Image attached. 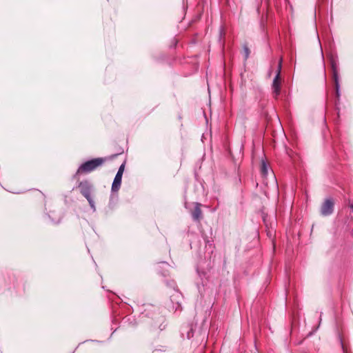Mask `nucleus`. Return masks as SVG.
I'll use <instances>...</instances> for the list:
<instances>
[{
    "label": "nucleus",
    "mask_w": 353,
    "mask_h": 353,
    "mask_svg": "<svg viewBox=\"0 0 353 353\" xmlns=\"http://www.w3.org/2000/svg\"><path fill=\"white\" fill-rule=\"evenodd\" d=\"M105 161L103 158H96L82 163L78 168L76 174L88 173L101 166Z\"/></svg>",
    "instance_id": "f257e3e1"
},
{
    "label": "nucleus",
    "mask_w": 353,
    "mask_h": 353,
    "mask_svg": "<svg viewBox=\"0 0 353 353\" xmlns=\"http://www.w3.org/2000/svg\"><path fill=\"white\" fill-rule=\"evenodd\" d=\"M81 193L86 198L93 211L96 210L93 199L91 196V185L87 181H81L79 184Z\"/></svg>",
    "instance_id": "f03ea898"
},
{
    "label": "nucleus",
    "mask_w": 353,
    "mask_h": 353,
    "mask_svg": "<svg viewBox=\"0 0 353 353\" xmlns=\"http://www.w3.org/2000/svg\"><path fill=\"white\" fill-rule=\"evenodd\" d=\"M124 167L125 165L123 163L121 165V166L119 168V170L117 171V173L114 179L112 185V192H117L121 186V179L123 173L124 171Z\"/></svg>",
    "instance_id": "7ed1b4c3"
},
{
    "label": "nucleus",
    "mask_w": 353,
    "mask_h": 353,
    "mask_svg": "<svg viewBox=\"0 0 353 353\" xmlns=\"http://www.w3.org/2000/svg\"><path fill=\"white\" fill-rule=\"evenodd\" d=\"M281 70V61H280L277 69V72L274 78L273 83H272V88L273 92L276 94V96H278L280 93V89H281V81H280V73Z\"/></svg>",
    "instance_id": "20e7f679"
},
{
    "label": "nucleus",
    "mask_w": 353,
    "mask_h": 353,
    "mask_svg": "<svg viewBox=\"0 0 353 353\" xmlns=\"http://www.w3.org/2000/svg\"><path fill=\"white\" fill-rule=\"evenodd\" d=\"M334 202L331 199H327L322 204L321 213L323 216L330 215L333 212Z\"/></svg>",
    "instance_id": "39448f33"
},
{
    "label": "nucleus",
    "mask_w": 353,
    "mask_h": 353,
    "mask_svg": "<svg viewBox=\"0 0 353 353\" xmlns=\"http://www.w3.org/2000/svg\"><path fill=\"white\" fill-rule=\"evenodd\" d=\"M192 218L194 221H199L202 216V212L201 210V204L199 203H195L194 210L192 213Z\"/></svg>",
    "instance_id": "423d86ee"
},
{
    "label": "nucleus",
    "mask_w": 353,
    "mask_h": 353,
    "mask_svg": "<svg viewBox=\"0 0 353 353\" xmlns=\"http://www.w3.org/2000/svg\"><path fill=\"white\" fill-rule=\"evenodd\" d=\"M332 72H333L334 79H339V74H338L337 63L334 60H332Z\"/></svg>",
    "instance_id": "0eeeda50"
},
{
    "label": "nucleus",
    "mask_w": 353,
    "mask_h": 353,
    "mask_svg": "<svg viewBox=\"0 0 353 353\" xmlns=\"http://www.w3.org/2000/svg\"><path fill=\"white\" fill-rule=\"evenodd\" d=\"M261 174L265 176L268 173V165L264 161H262L261 168Z\"/></svg>",
    "instance_id": "6e6552de"
},
{
    "label": "nucleus",
    "mask_w": 353,
    "mask_h": 353,
    "mask_svg": "<svg viewBox=\"0 0 353 353\" xmlns=\"http://www.w3.org/2000/svg\"><path fill=\"white\" fill-rule=\"evenodd\" d=\"M336 88V94L339 98L340 97V85H339V79H334Z\"/></svg>",
    "instance_id": "1a4fd4ad"
},
{
    "label": "nucleus",
    "mask_w": 353,
    "mask_h": 353,
    "mask_svg": "<svg viewBox=\"0 0 353 353\" xmlns=\"http://www.w3.org/2000/svg\"><path fill=\"white\" fill-rule=\"evenodd\" d=\"M244 51H245V59H248L249 54H250V50H249L248 48L244 47Z\"/></svg>",
    "instance_id": "9d476101"
},
{
    "label": "nucleus",
    "mask_w": 353,
    "mask_h": 353,
    "mask_svg": "<svg viewBox=\"0 0 353 353\" xmlns=\"http://www.w3.org/2000/svg\"><path fill=\"white\" fill-rule=\"evenodd\" d=\"M351 208L353 210V205H351Z\"/></svg>",
    "instance_id": "9b49d317"
}]
</instances>
